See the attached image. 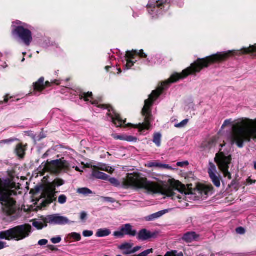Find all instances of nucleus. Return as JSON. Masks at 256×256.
<instances>
[{"label": "nucleus", "mask_w": 256, "mask_h": 256, "mask_svg": "<svg viewBox=\"0 0 256 256\" xmlns=\"http://www.w3.org/2000/svg\"><path fill=\"white\" fill-rule=\"evenodd\" d=\"M175 81H164L160 82L156 90H154L151 94L149 96V98L144 101V106L142 110V114L144 117V122L142 124H140L138 128L140 130H148L150 126V120L151 119L150 106L153 102L161 94L162 90L169 86L170 84Z\"/></svg>", "instance_id": "obj_5"}, {"label": "nucleus", "mask_w": 256, "mask_h": 256, "mask_svg": "<svg viewBox=\"0 0 256 256\" xmlns=\"http://www.w3.org/2000/svg\"><path fill=\"white\" fill-rule=\"evenodd\" d=\"M50 86V84L48 81H36L34 83V90L40 92Z\"/></svg>", "instance_id": "obj_15"}, {"label": "nucleus", "mask_w": 256, "mask_h": 256, "mask_svg": "<svg viewBox=\"0 0 256 256\" xmlns=\"http://www.w3.org/2000/svg\"><path fill=\"white\" fill-rule=\"evenodd\" d=\"M38 80H44V78L42 76Z\"/></svg>", "instance_id": "obj_53"}, {"label": "nucleus", "mask_w": 256, "mask_h": 256, "mask_svg": "<svg viewBox=\"0 0 256 256\" xmlns=\"http://www.w3.org/2000/svg\"><path fill=\"white\" fill-rule=\"evenodd\" d=\"M32 230V226L29 224H24L16 226L8 230L0 232V239L8 240H20L28 237Z\"/></svg>", "instance_id": "obj_6"}, {"label": "nucleus", "mask_w": 256, "mask_h": 256, "mask_svg": "<svg viewBox=\"0 0 256 256\" xmlns=\"http://www.w3.org/2000/svg\"><path fill=\"white\" fill-rule=\"evenodd\" d=\"M160 163L157 162H148L147 164H146V166L150 168L152 167H158L160 168Z\"/></svg>", "instance_id": "obj_30"}, {"label": "nucleus", "mask_w": 256, "mask_h": 256, "mask_svg": "<svg viewBox=\"0 0 256 256\" xmlns=\"http://www.w3.org/2000/svg\"><path fill=\"white\" fill-rule=\"evenodd\" d=\"M107 154L108 155V156H110V154L109 153V152H107Z\"/></svg>", "instance_id": "obj_54"}, {"label": "nucleus", "mask_w": 256, "mask_h": 256, "mask_svg": "<svg viewBox=\"0 0 256 256\" xmlns=\"http://www.w3.org/2000/svg\"><path fill=\"white\" fill-rule=\"evenodd\" d=\"M254 169L256 170V161L254 162Z\"/></svg>", "instance_id": "obj_51"}, {"label": "nucleus", "mask_w": 256, "mask_h": 256, "mask_svg": "<svg viewBox=\"0 0 256 256\" xmlns=\"http://www.w3.org/2000/svg\"><path fill=\"white\" fill-rule=\"evenodd\" d=\"M80 219L82 221H84L88 218V214L86 212H82L80 214Z\"/></svg>", "instance_id": "obj_35"}, {"label": "nucleus", "mask_w": 256, "mask_h": 256, "mask_svg": "<svg viewBox=\"0 0 256 256\" xmlns=\"http://www.w3.org/2000/svg\"><path fill=\"white\" fill-rule=\"evenodd\" d=\"M170 211V210H164L162 211H160L158 212H156L155 214H152L150 216L146 217V220L147 221L153 220L156 218L161 217L164 214H166V213Z\"/></svg>", "instance_id": "obj_20"}, {"label": "nucleus", "mask_w": 256, "mask_h": 256, "mask_svg": "<svg viewBox=\"0 0 256 256\" xmlns=\"http://www.w3.org/2000/svg\"><path fill=\"white\" fill-rule=\"evenodd\" d=\"M166 2V0H156V6L158 8H162Z\"/></svg>", "instance_id": "obj_40"}, {"label": "nucleus", "mask_w": 256, "mask_h": 256, "mask_svg": "<svg viewBox=\"0 0 256 256\" xmlns=\"http://www.w3.org/2000/svg\"><path fill=\"white\" fill-rule=\"evenodd\" d=\"M27 24L14 26L12 34L20 40L26 46H29L32 40V32L26 27Z\"/></svg>", "instance_id": "obj_10"}, {"label": "nucleus", "mask_w": 256, "mask_h": 256, "mask_svg": "<svg viewBox=\"0 0 256 256\" xmlns=\"http://www.w3.org/2000/svg\"><path fill=\"white\" fill-rule=\"evenodd\" d=\"M68 236L76 241H80L81 240L80 234L76 232H72L68 234Z\"/></svg>", "instance_id": "obj_28"}, {"label": "nucleus", "mask_w": 256, "mask_h": 256, "mask_svg": "<svg viewBox=\"0 0 256 256\" xmlns=\"http://www.w3.org/2000/svg\"><path fill=\"white\" fill-rule=\"evenodd\" d=\"M122 184L126 188L144 189L150 192L160 194L172 197V200H178L180 202H183L184 204L181 206L182 208L188 206L186 199V196H189L190 194H186L184 186L179 182L176 184V187H172L168 184H157L148 180L141 174L134 173L128 174L126 178H123Z\"/></svg>", "instance_id": "obj_1"}, {"label": "nucleus", "mask_w": 256, "mask_h": 256, "mask_svg": "<svg viewBox=\"0 0 256 256\" xmlns=\"http://www.w3.org/2000/svg\"><path fill=\"white\" fill-rule=\"evenodd\" d=\"M122 230L124 232V235H128L132 236H134L136 235V231L133 230L132 226L130 224H126L122 226Z\"/></svg>", "instance_id": "obj_17"}, {"label": "nucleus", "mask_w": 256, "mask_h": 256, "mask_svg": "<svg viewBox=\"0 0 256 256\" xmlns=\"http://www.w3.org/2000/svg\"><path fill=\"white\" fill-rule=\"evenodd\" d=\"M82 234L85 237H90L93 235V232L92 230H84Z\"/></svg>", "instance_id": "obj_39"}, {"label": "nucleus", "mask_w": 256, "mask_h": 256, "mask_svg": "<svg viewBox=\"0 0 256 256\" xmlns=\"http://www.w3.org/2000/svg\"><path fill=\"white\" fill-rule=\"evenodd\" d=\"M236 232L238 234H244L245 232V230L242 227H240L236 229Z\"/></svg>", "instance_id": "obj_43"}, {"label": "nucleus", "mask_w": 256, "mask_h": 256, "mask_svg": "<svg viewBox=\"0 0 256 256\" xmlns=\"http://www.w3.org/2000/svg\"><path fill=\"white\" fill-rule=\"evenodd\" d=\"M114 236L118 238H122L124 236V232L122 230V228H120V230L116 231L114 234Z\"/></svg>", "instance_id": "obj_33"}, {"label": "nucleus", "mask_w": 256, "mask_h": 256, "mask_svg": "<svg viewBox=\"0 0 256 256\" xmlns=\"http://www.w3.org/2000/svg\"><path fill=\"white\" fill-rule=\"evenodd\" d=\"M79 96L80 99H84L86 102H90L92 104L95 105L98 108L108 109L109 112L108 114L110 116L112 122L116 126H121L125 123L126 122L122 120L120 115L116 113L110 106L104 104H98L96 100H93L92 94V92H80Z\"/></svg>", "instance_id": "obj_7"}, {"label": "nucleus", "mask_w": 256, "mask_h": 256, "mask_svg": "<svg viewBox=\"0 0 256 256\" xmlns=\"http://www.w3.org/2000/svg\"><path fill=\"white\" fill-rule=\"evenodd\" d=\"M67 200L66 196L64 194H62L59 196L58 198V202L60 204H64L66 202Z\"/></svg>", "instance_id": "obj_32"}, {"label": "nucleus", "mask_w": 256, "mask_h": 256, "mask_svg": "<svg viewBox=\"0 0 256 256\" xmlns=\"http://www.w3.org/2000/svg\"><path fill=\"white\" fill-rule=\"evenodd\" d=\"M14 141V139H8L3 140L0 142V144H9L10 142H13Z\"/></svg>", "instance_id": "obj_44"}, {"label": "nucleus", "mask_w": 256, "mask_h": 256, "mask_svg": "<svg viewBox=\"0 0 256 256\" xmlns=\"http://www.w3.org/2000/svg\"><path fill=\"white\" fill-rule=\"evenodd\" d=\"M75 170L78 171V172H81V170H80V168L78 167V166H76L75 168Z\"/></svg>", "instance_id": "obj_52"}, {"label": "nucleus", "mask_w": 256, "mask_h": 256, "mask_svg": "<svg viewBox=\"0 0 256 256\" xmlns=\"http://www.w3.org/2000/svg\"><path fill=\"white\" fill-rule=\"evenodd\" d=\"M140 248H141L140 246H136V247L134 248L131 251H130L128 252L129 253H134V252L138 251V250H140Z\"/></svg>", "instance_id": "obj_47"}, {"label": "nucleus", "mask_w": 256, "mask_h": 256, "mask_svg": "<svg viewBox=\"0 0 256 256\" xmlns=\"http://www.w3.org/2000/svg\"><path fill=\"white\" fill-rule=\"evenodd\" d=\"M100 170L94 167L92 169V176L96 178L102 180H106L108 179V176L106 174L100 172Z\"/></svg>", "instance_id": "obj_19"}, {"label": "nucleus", "mask_w": 256, "mask_h": 256, "mask_svg": "<svg viewBox=\"0 0 256 256\" xmlns=\"http://www.w3.org/2000/svg\"><path fill=\"white\" fill-rule=\"evenodd\" d=\"M48 240H45V239H42V240H40L38 241V244L40 246H45L48 244Z\"/></svg>", "instance_id": "obj_42"}, {"label": "nucleus", "mask_w": 256, "mask_h": 256, "mask_svg": "<svg viewBox=\"0 0 256 256\" xmlns=\"http://www.w3.org/2000/svg\"><path fill=\"white\" fill-rule=\"evenodd\" d=\"M199 190L202 196H206L212 193V186H202L200 188Z\"/></svg>", "instance_id": "obj_23"}, {"label": "nucleus", "mask_w": 256, "mask_h": 256, "mask_svg": "<svg viewBox=\"0 0 256 256\" xmlns=\"http://www.w3.org/2000/svg\"><path fill=\"white\" fill-rule=\"evenodd\" d=\"M113 138L115 140H125L127 142H136L137 140V138L135 137L130 136H126V135H121L118 136L116 134H113L112 135Z\"/></svg>", "instance_id": "obj_21"}, {"label": "nucleus", "mask_w": 256, "mask_h": 256, "mask_svg": "<svg viewBox=\"0 0 256 256\" xmlns=\"http://www.w3.org/2000/svg\"><path fill=\"white\" fill-rule=\"evenodd\" d=\"M111 234L110 230L108 228L98 229L96 232V236L98 238H102L109 236Z\"/></svg>", "instance_id": "obj_24"}, {"label": "nucleus", "mask_w": 256, "mask_h": 256, "mask_svg": "<svg viewBox=\"0 0 256 256\" xmlns=\"http://www.w3.org/2000/svg\"><path fill=\"white\" fill-rule=\"evenodd\" d=\"M77 192L78 193L84 195L92 194V192L90 189L86 188H78Z\"/></svg>", "instance_id": "obj_27"}, {"label": "nucleus", "mask_w": 256, "mask_h": 256, "mask_svg": "<svg viewBox=\"0 0 256 256\" xmlns=\"http://www.w3.org/2000/svg\"><path fill=\"white\" fill-rule=\"evenodd\" d=\"M104 199L106 201L108 202H113L112 198H111L107 197V198H105Z\"/></svg>", "instance_id": "obj_50"}, {"label": "nucleus", "mask_w": 256, "mask_h": 256, "mask_svg": "<svg viewBox=\"0 0 256 256\" xmlns=\"http://www.w3.org/2000/svg\"><path fill=\"white\" fill-rule=\"evenodd\" d=\"M94 167L98 170L106 171L110 174L114 172V168L106 164H99L97 166H94Z\"/></svg>", "instance_id": "obj_22"}, {"label": "nucleus", "mask_w": 256, "mask_h": 256, "mask_svg": "<svg viewBox=\"0 0 256 256\" xmlns=\"http://www.w3.org/2000/svg\"><path fill=\"white\" fill-rule=\"evenodd\" d=\"M24 23H22V22L20 21V20H16V22H14L13 23H12V27L13 28V26H15L14 24H18V26H22L23 25Z\"/></svg>", "instance_id": "obj_48"}, {"label": "nucleus", "mask_w": 256, "mask_h": 256, "mask_svg": "<svg viewBox=\"0 0 256 256\" xmlns=\"http://www.w3.org/2000/svg\"><path fill=\"white\" fill-rule=\"evenodd\" d=\"M231 160L230 156H226L222 152L218 154L215 158V160L219 168L223 173L224 176L228 178L229 180L232 178L231 174L228 170Z\"/></svg>", "instance_id": "obj_11"}, {"label": "nucleus", "mask_w": 256, "mask_h": 256, "mask_svg": "<svg viewBox=\"0 0 256 256\" xmlns=\"http://www.w3.org/2000/svg\"><path fill=\"white\" fill-rule=\"evenodd\" d=\"M188 164V161L182 162H178L176 164L178 166L180 167H184V166H186Z\"/></svg>", "instance_id": "obj_41"}, {"label": "nucleus", "mask_w": 256, "mask_h": 256, "mask_svg": "<svg viewBox=\"0 0 256 256\" xmlns=\"http://www.w3.org/2000/svg\"><path fill=\"white\" fill-rule=\"evenodd\" d=\"M139 56L140 58H146L147 55L144 52V50H141L140 51L132 50L128 51L125 56V59L126 61V64L125 66V69L128 70L130 68L135 62L132 60L135 59L136 56Z\"/></svg>", "instance_id": "obj_12"}, {"label": "nucleus", "mask_w": 256, "mask_h": 256, "mask_svg": "<svg viewBox=\"0 0 256 256\" xmlns=\"http://www.w3.org/2000/svg\"><path fill=\"white\" fill-rule=\"evenodd\" d=\"M208 173L213 184L216 187H220V176L217 172L216 166L212 162L209 164Z\"/></svg>", "instance_id": "obj_14"}, {"label": "nucleus", "mask_w": 256, "mask_h": 256, "mask_svg": "<svg viewBox=\"0 0 256 256\" xmlns=\"http://www.w3.org/2000/svg\"><path fill=\"white\" fill-rule=\"evenodd\" d=\"M132 248V244L130 243H126L120 246V248L122 250H128V253H129L128 252Z\"/></svg>", "instance_id": "obj_31"}, {"label": "nucleus", "mask_w": 256, "mask_h": 256, "mask_svg": "<svg viewBox=\"0 0 256 256\" xmlns=\"http://www.w3.org/2000/svg\"><path fill=\"white\" fill-rule=\"evenodd\" d=\"M64 184V182L61 179H56L52 183L47 184L42 190L40 199L42 203L46 206L56 200V187L60 186Z\"/></svg>", "instance_id": "obj_8"}, {"label": "nucleus", "mask_w": 256, "mask_h": 256, "mask_svg": "<svg viewBox=\"0 0 256 256\" xmlns=\"http://www.w3.org/2000/svg\"><path fill=\"white\" fill-rule=\"evenodd\" d=\"M7 246L6 242L0 241V250L6 248Z\"/></svg>", "instance_id": "obj_46"}, {"label": "nucleus", "mask_w": 256, "mask_h": 256, "mask_svg": "<svg viewBox=\"0 0 256 256\" xmlns=\"http://www.w3.org/2000/svg\"><path fill=\"white\" fill-rule=\"evenodd\" d=\"M224 144H221L220 146L222 147Z\"/></svg>", "instance_id": "obj_55"}, {"label": "nucleus", "mask_w": 256, "mask_h": 256, "mask_svg": "<svg viewBox=\"0 0 256 256\" xmlns=\"http://www.w3.org/2000/svg\"><path fill=\"white\" fill-rule=\"evenodd\" d=\"M198 238L194 232H189L184 234L182 237V240L186 242H192L196 240Z\"/></svg>", "instance_id": "obj_18"}, {"label": "nucleus", "mask_w": 256, "mask_h": 256, "mask_svg": "<svg viewBox=\"0 0 256 256\" xmlns=\"http://www.w3.org/2000/svg\"><path fill=\"white\" fill-rule=\"evenodd\" d=\"M42 222H34L32 224L38 230L42 229L44 227L46 226L47 224H50L56 225H65L73 223L67 217L60 216V214H54L47 216L42 218Z\"/></svg>", "instance_id": "obj_9"}, {"label": "nucleus", "mask_w": 256, "mask_h": 256, "mask_svg": "<svg viewBox=\"0 0 256 256\" xmlns=\"http://www.w3.org/2000/svg\"><path fill=\"white\" fill-rule=\"evenodd\" d=\"M232 122L231 119H228L224 120L223 124L222 125V128H224L226 126L231 124Z\"/></svg>", "instance_id": "obj_38"}, {"label": "nucleus", "mask_w": 256, "mask_h": 256, "mask_svg": "<svg viewBox=\"0 0 256 256\" xmlns=\"http://www.w3.org/2000/svg\"><path fill=\"white\" fill-rule=\"evenodd\" d=\"M105 69L106 70L107 72H109L110 69H113V70H116L118 71V72H117L118 74H120L122 72L120 68H115V67H112L110 66H106L105 67Z\"/></svg>", "instance_id": "obj_34"}, {"label": "nucleus", "mask_w": 256, "mask_h": 256, "mask_svg": "<svg viewBox=\"0 0 256 256\" xmlns=\"http://www.w3.org/2000/svg\"><path fill=\"white\" fill-rule=\"evenodd\" d=\"M50 240L53 244H56L60 242L62 240V238L60 236H58L52 238Z\"/></svg>", "instance_id": "obj_37"}, {"label": "nucleus", "mask_w": 256, "mask_h": 256, "mask_svg": "<svg viewBox=\"0 0 256 256\" xmlns=\"http://www.w3.org/2000/svg\"><path fill=\"white\" fill-rule=\"evenodd\" d=\"M188 119H185L183 120L180 122L174 125V126L177 128H182L184 127L188 123Z\"/></svg>", "instance_id": "obj_29"}, {"label": "nucleus", "mask_w": 256, "mask_h": 256, "mask_svg": "<svg viewBox=\"0 0 256 256\" xmlns=\"http://www.w3.org/2000/svg\"><path fill=\"white\" fill-rule=\"evenodd\" d=\"M256 52V44L248 48L239 50H228L226 52H218L216 54L200 58V71L215 64H220L228 60L230 57L241 54H250Z\"/></svg>", "instance_id": "obj_3"}, {"label": "nucleus", "mask_w": 256, "mask_h": 256, "mask_svg": "<svg viewBox=\"0 0 256 256\" xmlns=\"http://www.w3.org/2000/svg\"><path fill=\"white\" fill-rule=\"evenodd\" d=\"M109 182L114 186H118L120 184L118 181L115 178H110Z\"/></svg>", "instance_id": "obj_36"}, {"label": "nucleus", "mask_w": 256, "mask_h": 256, "mask_svg": "<svg viewBox=\"0 0 256 256\" xmlns=\"http://www.w3.org/2000/svg\"><path fill=\"white\" fill-rule=\"evenodd\" d=\"M154 234L150 231H148L146 229H142L138 233L137 238L141 240H146L152 238Z\"/></svg>", "instance_id": "obj_16"}, {"label": "nucleus", "mask_w": 256, "mask_h": 256, "mask_svg": "<svg viewBox=\"0 0 256 256\" xmlns=\"http://www.w3.org/2000/svg\"><path fill=\"white\" fill-rule=\"evenodd\" d=\"M66 80H70V78H66Z\"/></svg>", "instance_id": "obj_56"}, {"label": "nucleus", "mask_w": 256, "mask_h": 256, "mask_svg": "<svg viewBox=\"0 0 256 256\" xmlns=\"http://www.w3.org/2000/svg\"><path fill=\"white\" fill-rule=\"evenodd\" d=\"M160 168L164 169H172V168L168 164H164L160 163Z\"/></svg>", "instance_id": "obj_45"}, {"label": "nucleus", "mask_w": 256, "mask_h": 256, "mask_svg": "<svg viewBox=\"0 0 256 256\" xmlns=\"http://www.w3.org/2000/svg\"><path fill=\"white\" fill-rule=\"evenodd\" d=\"M68 167V163L64 160H54L48 166V168L54 174H58Z\"/></svg>", "instance_id": "obj_13"}, {"label": "nucleus", "mask_w": 256, "mask_h": 256, "mask_svg": "<svg viewBox=\"0 0 256 256\" xmlns=\"http://www.w3.org/2000/svg\"><path fill=\"white\" fill-rule=\"evenodd\" d=\"M162 134L157 132L154 134L153 138V142L158 147H160L161 145Z\"/></svg>", "instance_id": "obj_25"}, {"label": "nucleus", "mask_w": 256, "mask_h": 256, "mask_svg": "<svg viewBox=\"0 0 256 256\" xmlns=\"http://www.w3.org/2000/svg\"><path fill=\"white\" fill-rule=\"evenodd\" d=\"M251 140L256 142V119L241 118L236 120L230 136L231 144L242 148L244 142H250Z\"/></svg>", "instance_id": "obj_2"}, {"label": "nucleus", "mask_w": 256, "mask_h": 256, "mask_svg": "<svg viewBox=\"0 0 256 256\" xmlns=\"http://www.w3.org/2000/svg\"><path fill=\"white\" fill-rule=\"evenodd\" d=\"M8 94H6V96H4V101H0V104H3L4 102H7L8 100Z\"/></svg>", "instance_id": "obj_49"}, {"label": "nucleus", "mask_w": 256, "mask_h": 256, "mask_svg": "<svg viewBox=\"0 0 256 256\" xmlns=\"http://www.w3.org/2000/svg\"><path fill=\"white\" fill-rule=\"evenodd\" d=\"M15 186V184L8 179L0 180V203L4 206V210L10 215L16 210V202L12 198L16 194V192L13 190Z\"/></svg>", "instance_id": "obj_4"}, {"label": "nucleus", "mask_w": 256, "mask_h": 256, "mask_svg": "<svg viewBox=\"0 0 256 256\" xmlns=\"http://www.w3.org/2000/svg\"><path fill=\"white\" fill-rule=\"evenodd\" d=\"M16 152L18 156L22 157L24 155V150L21 144H18L16 149Z\"/></svg>", "instance_id": "obj_26"}]
</instances>
